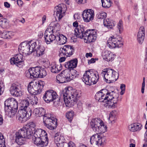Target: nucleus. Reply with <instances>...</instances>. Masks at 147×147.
<instances>
[{
    "label": "nucleus",
    "mask_w": 147,
    "mask_h": 147,
    "mask_svg": "<svg viewBox=\"0 0 147 147\" xmlns=\"http://www.w3.org/2000/svg\"><path fill=\"white\" fill-rule=\"evenodd\" d=\"M119 94L114 91H109L107 89H102L97 92L95 95L96 99L100 102L105 101V106L109 108H114L117 107V103L119 99Z\"/></svg>",
    "instance_id": "f257e3e1"
},
{
    "label": "nucleus",
    "mask_w": 147,
    "mask_h": 147,
    "mask_svg": "<svg viewBox=\"0 0 147 147\" xmlns=\"http://www.w3.org/2000/svg\"><path fill=\"white\" fill-rule=\"evenodd\" d=\"M35 124L33 122H30L16 132L15 135L16 142L19 145L24 144L25 138L29 139L31 138L33 131H35Z\"/></svg>",
    "instance_id": "f03ea898"
},
{
    "label": "nucleus",
    "mask_w": 147,
    "mask_h": 147,
    "mask_svg": "<svg viewBox=\"0 0 147 147\" xmlns=\"http://www.w3.org/2000/svg\"><path fill=\"white\" fill-rule=\"evenodd\" d=\"M81 95L80 91L73 89L70 87L65 88L61 93V96L63 98L66 106L68 107H71L72 103L76 102Z\"/></svg>",
    "instance_id": "7ed1b4c3"
},
{
    "label": "nucleus",
    "mask_w": 147,
    "mask_h": 147,
    "mask_svg": "<svg viewBox=\"0 0 147 147\" xmlns=\"http://www.w3.org/2000/svg\"><path fill=\"white\" fill-rule=\"evenodd\" d=\"M36 116H43L44 125L50 130L54 129L57 125V119L52 117L51 114H45V110L43 108L35 109L34 111Z\"/></svg>",
    "instance_id": "20e7f679"
},
{
    "label": "nucleus",
    "mask_w": 147,
    "mask_h": 147,
    "mask_svg": "<svg viewBox=\"0 0 147 147\" xmlns=\"http://www.w3.org/2000/svg\"><path fill=\"white\" fill-rule=\"evenodd\" d=\"M34 144L41 147L47 146L49 139L46 131L40 129H37L35 131L32 137Z\"/></svg>",
    "instance_id": "39448f33"
},
{
    "label": "nucleus",
    "mask_w": 147,
    "mask_h": 147,
    "mask_svg": "<svg viewBox=\"0 0 147 147\" xmlns=\"http://www.w3.org/2000/svg\"><path fill=\"white\" fill-rule=\"evenodd\" d=\"M82 79L86 84L90 86L96 83L99 79V76L97 72L90 70L85 71Z\"/></svg>",
    "instance_id": "423d86ee"
},
{
    "label": "nucleus",
    "mask_w": 147,
    "mask_h": 147,
    "mask_svg": "<svg viewBox=\"0 0 147 147\" xmlns=\"http://www.w3.org/2000/svg\"><path fill=\"white\" fill-rule=\"evenodd\" d=\"M26 76L30 78H42L47 75L45 69L38 67L31 68L26 72Z\"/></svg>",
    "instance_id": "0eeeda50"
},
{
    "label": "nucleus",
    "mask_w": 147,
    "mask_h": 147,
    "mask_svg": "<svg viewBox=\"0 0 147 147\" xmlns=\"http://www.w3.org/2000/svg\"><path fill=\"white\" fill-rule=\"evenodd\" d=\"M105 81L110 83L116 81L119 77V74L114 70L109 68L104 69L101 73Z\"/></svg>",
    "instance_id": "6e6552de"
},
{
    "label": "nucleus",
    "mask_w": 147,
    "mask_h": 147,
    "mask_svg": "<svg viewBox=\"0 0 147 147\" xmlns=\"http://www.w3.org/2000/svg\"><path fill=\"white\" fill-rule=\"evenodd\" d=\"M92 129L96 132L98 133H104L106 131V126L100 118H97L92 119L90 122Z\"/></svg>",
    "instance_id": "1a4fd4ad"
},
{
    "label": "nucleus",
    "mask_w": 147,
    "mask_h": 147,
    "mask_svg": "<svg viewBox=\"0 0 147 147\" xmlns=\"http://www.w3.org/2000/svg\"><path fill=\"white\" fill-rule=\"evenodd\" d=\"M44 85L43 82L37 81L33 83L32 85L29 84L28 86V90L29 92L31 95H37L41 92Z\"/></svg>",
    "instance_id": "9d476101"
},
{
    "label": "nucleus",
    "mask_w": 147,
    "mask_h": 147,
    "mask_svg": "<svg viewBox=\"0 0 147 147\" xmlns=\"http://www.w3.org/2000/svg\"><path fill=\"white\" fill-rule=\"evenodd\" d=\"M20 109L16 114V119L21 122L26 121L31 115L32 110L30 108H24L20 105Z\"/></svg>",
    "instance_id": "9b49d317"
},
{
    "label": "nucleus",
    "mask_w": 147,
    "mask_h": 147,
    "mask_svg": "<svg viewBox=\"0 0 147 147\" xmlns=\"http://www.w3.org/2000/svg\"><path fill=\"white\" fill-rule=\"evenodd\" d=\"M35 95H29L27 96L25 99L22 100L20 105L24 108H29L28 106L30 104L32 105H36L38 102V98Z\"/></svg>",
    "instance_id": "f8f14e48"
},
{
    "label": "nucleus",
    "mask_w": 147,
    "mask_h": 147,
    "mask_svg": "<svg viewBox=\"0 0 147 147\" xmlns=\"http://www.w3.org/2000/svg\"><path fill=\"white\" fill-rule=\"evenodd\" d=\"M123 45V42L121 37L119 39L114 36L111 37L107 41V46L111 49L115 47H120Z\"/></svg>",
    "instance_id": "ddd939ff"
},
{
    "label": "nucleus",
    "mask_w": 147,
    "mask_h": 147,
    "mask_svg": "<svg viewBox=\"0 0 147 147\" xmlns=\"http://www.w3.org/2000/svg\"><path fill=\"white\" fill-rule=\"evenodd\" d=\"M44 100L47 103L53 102L56 99L59 100V97L55 91L49 90L46 91L43 97Z\"/></svg>",
    "instance_id": "4468645a"
},
{
    "label": "nucleus",
    "mask_w": 147,
    "mask_h": 147,
    "mask_svg": "<svg viewBox=\"0 0 147 147\" xmlns=\"http://www.w3.org/2000/svg\"><path fill=\"white\" fill-rule=\"evenodd\" d=\"M74 51L73 46L68 45H65L60 48L59 55L60 57L66 56V57H69L73 54Z\"/></svg>",
    "instance_id": "2eb2a0df"
},
{
    "label": "nucleus",
    "mask_w": 147,
    "mask_h": 147,
    "mask_svg": "<svg viewBox=\"0 0 147 147\" xmlns=\"http://www.w3.org/2000/svg\"><path fill=\"white\" fill-rule=\"evenodd\" d=\"M90 142L91 144L96 145L99 146H103L106 143V139L102 138L98 134H96L91 137Z\"/></svg>",
    "instance_id": "dca6fc26"
},
{
    "label": "nucleus",
    "mask_w": 147,
    "mask_h": 147,
    "mask_svg": "<svg viewBox=\"0 0 147 147\" xmlns=\"http://www.w3.org/2000/svg\"><path fill=\"white\" fill-rule=\"evenodd\" d=\"M21 90L20 84L18 82H16L11 85L10 92L12 95L19 97L22 96L23 94V92Z\"/></svg>",
    "instance_id": "f3484780"
},
{
    "label": "nucleus",
    "mask_w": 147,
    "mask_h": 147,
    "mask_svg": "<svg viewBox=\"0 0 147 147\" xmlns=\"http://www.w3.org/2000/svg\"><path fill=\"white\" fill-rule=\"evenodd\" d=\"M84 35V39L86 40V43L93 42L96 39V33L94 30H87L86 31V34Z\"/></svg>",
    "instance_id": "a211bd4d"
},
{
    "label": "nucleus",
    "mask_w": 147,
    "mask_h": 147,
    "mask_svg": "<svg viewBox=\"0 0 147 147\" xmlns=\"http://www.w3.org/2000/svg\"><path fill=\"white\" fill-rule=\"evenodd\" d=\"M82 15L84 21L88 22L94 19V11L91 9H85L82 12Z\"/></svg>",
    "instance_id": "6ab92c4d"
},
{
    "label": "nucleus",
    "mask_w": 147,
    "mask_h": 147,
    "mask_svg": "<svg viewBox=\"0 0 147 147\" xmlns=\"http://www.w3.org/2000/svg\"><path fill=\"white\" fill-rule=\"evenodd\" d=\"M69 76L68 72L66 71H62L56 76L57 82L59 83H63L69 82Z\"/></svg>",
    "instance_id": "aec40b11"
},
{
    "label": "nucleus",
    "mask_w": 147,
    "mask_h": 147,
    "mask_svg": "<svg viewBox=\"0 0 147 147\" xmlns=\"http://www.w3.org/2000/svg\"><path fill=\"white\" fill-rule=\"evenodd\" d=\"M4 108L17 109L18 108V103L16 100L13 98H9L4 102Z\"/></svg>",
    "instance_id": "412c9836"
},
{
    "label": "nucleus",
    "mask_w": 147,
    "mask_h": 147,
    "mask_svg": "<svg viewBox=\"0 0 147 147\" xmlns=\"http://www.w3.org/2000/svg\"><path fill=\"white\" fill-rule=\"evenodd\" d=\"M30 45L26 42L21 43L19 46L18 50L25 55L30 54Z\"/></svg>",
    "instance_id": "4be33fe9"
},
{
    "label": "nucleus",
    "mask_w": 147,
    "mask_h": 147,
    "mask_svg": "<svg viewBox=\"0 0 147 147\" xmlns=\"http://www.w3.org/2000/svg\"><path fill=\"white\" fill-rule=\"evenodd\" d=\"M55 10L54 12V15H55L56 19H58L60 20L63 16L65 11L62 10L63 8L61 4L55 7Z\"/></svg>",
    "instance_id": "5701e85b"
},
{
    "label": "nucleus",
    "mask_w": 147,
    "mask_h": 147,
    "mask_svg": "<svg viewBox=\"0 0 147 147\" xmlns=\"http://www.w3.org/2000/svg\"><path fill=\"white\" fill-rule=\"evenodd\" d=\"M23 55L20 54L16 55L14 57L10 59V62L11 64H15L19 67L23 62Z\"/></svg>",
    "instance_id": "b1692460"
},
{
    "label": "nucleus",
    "mask_w": 147,
    "mask_h": 147,
    "mask_svg": "<svg viewBox=\"0 0 147 147\" xmlns=\"http://www.w3.org/2000/svg\"><path fill=\"white\" fill-rule=\"evenodd\" d=\"M102 55L103 59L108 61L113 60L116 56L110 51L107 50H105L102 52Z\"/></svg>",
    "instance_id": "393cba45"
},
{
    "label": "nucleus",
    "mask_w": 147,
    "mask_h": 147,
    "mask_svg": "<svg viewBox=\"0 0 147 147\" xmlns=\"http://www.w3.org/2000/svg\"><path fill=\"white\" fill-rule=\"evenodd\" d=\"M145 32L144 27L143 26L140 27L138 32L137 38L138 42L142 44L144 39Z\"/></svg>",
    "instance_id": "a878e982"
},
{
    "label": "nucleus",
    "mask_w": 147,
    "mask_h": 147,
    "mask_svg": "<svg viewBox=\"0 0 147 147\" xmlns=\"http://www.w3.org/2000/svg\"><path fill=\"white\" fill-rule=\"evenodd\" d=\"M65 139L63 136H59L56 134L54 137V142L58 147H63Z\"/></svg>",
    "instance_id": "bb28decb"
},
{
    "label": "nucleus",
    "mask_w": 147,
    "mask_h": 147,
    "mask_svg": "<svg viewBox=\"0 0 147 147\" xmlns=\"http://www.w3.org/2000/svg\"><path fill=\"white\" fill-rule=\"evenodd\" d=\"M74 31L75 34L77 37L84 39L86 31L84 32V30L83 27H78L75 29Z\"/></svg>",
    "instance_id": "cd10ccee"
},
{
    "label": "nucleus",
    "mask_w": 147,
    "mask_h": 147,
    "mask_svg": "<svg viewBox=\"0 0 147 147\" xmlns=\"http://www.w3.org/2000/svg\"><path fill=\"white\" fill-rule=\"evenodd\" d=\"M142 126V125L138 123H135L130 125L128 126L129 130L132 132H136L140 130Z\"/></svg>",
    "instance_id": "c85d7f7f"
},
{
    "label": "nucleus",
    "mask_w": 147,
    "mask_h": 147,
    "mask_svg": "<svg viewBox=\"0 0 147 147\" xmlns=\"http://www.w3.org/2000/svg\"><path fill=\"white\" fill-rule=\"evenodd\" d=\"M77 63L78 60L77 59H74L65 63L64 66L67 69H73L76 67Z\"/></svg>",
    "instance_id": "c756f323"
},
{
    "label": "nucleus",
    "mask_w": 147,
    "mask_h": 147,
    "mask_svg": "<svg viewBox=\"0 0 147 147\" xmlns=\"http://www.w3.org/2000/svg\"><path fill=\"white\" fill-rule=\"evenodd\" d=\"M103 24L104 26L108 28L112 29L114 26L115 23L113 21L107 19L104 20Z\"/></svg>",
    "instance_id": "7c9ffc66"
},
{
    "label": "nucleus",
    "mask_w": 147,
    "mask_h": 147,
    "mask_svg": "<svg viewBox=\"0 0 147 147\" xmlns=\"http://www.w3.org/2000/svg\"><path fill=\"white\" fill-rule=\"evenodd\" d=\"M45 48L43 46L38 45L35 51L36 52V56L40 57L42 55L45 54Z\"/></svg>",
    "instance_id": "2f4dec72"
},
{
    "label": "nucleus",
    "mask_w": 147,
    "mask_h": 147,
    "mask_svg": "<svg viewBox=\"0 0 147 147\" xmlns=\"http://www.w3.org/2000/svg\"><path fill=\"white\" fill-rule=\"evenodd\" d=\"M61 69V66L60 63H54L51 67V71L53 73H57L59 72Z\"/></svg>",
    "instance_id": "473e14b6"
},
{
    "label": "nucleus",
    "mask_w": 147,
    "mask_h": 147,
    "mask_svg": "<svg viewBox=\"0 0 147 147\" xmlns=\"http://www.w3.org/2000/svg\"><path fill=\"white\" fill-rule=\"evenodd\" d=\"M17 109H13L12 108L6 109L5 108V114L10 117H13L16 114L17 111Z\"/></svg>",
    "instance_id": "72a5a7b5"
},
{
    "label": "nucleus",
    "mask_w": 147,
    "mask_h": 147,
    "mask_svg": "<svg viewBox=\"0 0 147 147\" xmlns=\"http://www.w3.org/2000/svg\"><path fill=\"white\" fill-rule=\"evenodd\" d=\"M45 40L47 44H49L55 40V35L53 34H45Z\"/></svg>",
    "instance_id": "f704fd0d"
},
{
    "label": "nucleus",
    "mask_w": 147,
    "mask_h": 147,
    "mask_svg": "<svg viewBox=\"0 0 147 147\" xmlns=\"http://www.w3.org/2000/svg\"><path fill=\"white\" fill-rule=\"evenodd\" d=\"M117 114V112L115 111H112L110 113L109 119L111 124H113L115 122Z\"/></svg>",
    "instance_id": "c9c22d12"
},
{
    "label": "nucleus",
    "mask_w": 147,
    "mask_h": 147,
    "mask_svg": "<svg viewBox=\"0 0 147 147\" xmlns=\"http://www.w3.org/2000/svg\"><path fill=\"white\" fill-rule=\"evenodd\" d=\"M30 45V52L31 53L32 52L35 51L36 47L38 45H37L36 42H30L28 43Z\"/></svg>",
    "instance_id": "e433bc0d"
},
{
    "label": "nucleus",
    "mask_w": 147,
    "mask_h": 147,
    "mask_svg": "<svg viewBox=\"0 0 147 147\" xmlns=\"http://www.w3.org/2000/svg\"><path fill=\"white\" fill-rule=\"evenodd\" d=\"M102 6L105 8H108L111 5L110 0H101Z\"/></svg>",
    "instance_id": "4c0bfd02"
},
{
    "label": "nucleus",
    "mask_w": 147,
    "mask_h": 147,
    "mask_svg": "<svg viewBox=\"0 0 147 147\" xmlns=\"http://www.w3.org/2000/svg\"><path fill=\"white\" fill-rule=\"evenodd\" d=\"M55 31V28L53 26H49L48 27L45 31V34H53Z\"/></svg>",
    "instance_id": "58836bf2"
},
{
    "label": "nucleus",
    "mask_w": 147,
    "mask_h": 147,
    "mask_svg": "<svg viewBox=\"0 0 147 147\" xmlns=\"http://www.w3.org/2000/svg\"><path fill=\"white\" fill-rule=\"evenodd\" d=\"M74 115V112L73 111H69L67 112L66 115V116L68 120L71 122L73 119Z\"/></svg>",
    "instance_id": "ea45409f"
},
{
    "label": "nucleus",
    "mask_w": 147,
    "mask_h": 147,
    "mask_svg": "<svg viewBox=\"0 0 147 147\" xmlns=\"http://www.w3.org/2000/svg\"><path fill=\"white\" fill-rule=\"evenodd\" d=\"M77 71L74 70H72L71 72V75H70V73H69V76H68V79H69V82L71 80L74 79L76 78L77 76V74H75Z\"/></svg>",
    "instance_id": "a19ab883"
},
{
    "label": "nucleus",
    "mask_w": 147,
    "mask_h": 147,
    "mask_svg": "<svg viewBox=\"0 0 147 147\" xmlns=\"http://www.w3.org/2000/svg\"><path fill=\"white\" fill-rule=\"evenodd\" d=\"M8 25V22L6 19H3L0 21V26L3 28H7Z\"/></svg>",
    "instance_id": "79ce46f5"
},
{
    "label": "nucleus",
    "mask_w": 147,
    "mask_h": 147,
    "mask_svg": "<svg viewBox=\"0 0 147 147\" xmlns=\"http://www.w3.org/2000/svg\"><path fill=\"white\" fill-rule=\"evenodd\" d=\"M96 16L98 19L104 20L107 17V14L106 13L103 12H99L96 15Z\"/></svg>",
    "instance_id": "37998d69"
},
{
    "label": "nucleus",
    "mask_w": 147,
    "mask_h": 147,
    "mask_svg": "<svg viewBox=\"0 0 147 147\" xmlns=\"http://www.w3.org/2000/svg\"><path fill=\"white\" fill-rule=\"evenodd\" d=\"M117 28L120 33H121L123 30V23L122 21L120 20L117 24Z\"/></svg>",
    "instance_id": "c03bdc74"
},
{
    "label": "nucleus",
    "mask_w": 147,
    "mask_h": 147,
    "mask_svg": "<svg viewBox=\"0 0 147 147\" xmlns=\"http://www.w3.org/2000/svg\"><path fill=\"white\" fill-rule=\"evenodd\" d=\"M67 41V38L63 34H60V39L59 45H63L65 44Z\"/></svg>",
    "instance_id": "a18cd8bd"
},
{
    "label": "nucleus",
    "mask_w": 147,
    "mask_h": 147,
    "mask_svg": "<svg viewBox=\"0 0 147 147\" xmlns=\"http://www.w3.org/2000/svg\"><path fill=\"white\" fill-rule=\"evenodd\" d=\"M11 34V32L6 30H4L3 31L2 37H3L4 38H9L10 37Z\"/></svg>",
    "instance_id": "49530a36"
},
{
    "label": "nucleus",
    "mask_w": 147,
    "mask_h": 147,
    "mask_svg": "<svg viewBox=\"0 0 147 147\" xmlns=\"http://www.w3.org/2000/svg\"><path fill=\"white\" fill-rule=\"evenodd\" d=\"M5 142V139L4 138L3 135L0 132V147H5L2 146L3 144H4Z\"/></svg>",
    "instance_id": "de8ad7c7"
},
{
    "label": "nucleus",
    "mask_w": 147,
    "mask_h": 147,
    "mask_svg": "<svg viewBox=\"0 0 147 147\" xmlns=\"http://www.w3.org/2000/svg\"><path fill=\"white\" fill-rule=\"evenodd\" d=\"M60 99L59 98V100L56 99L55 100H53V105L55 107H58L60 105Z\"/></svg>",
    "instance_id": "09e8293b"
},
{
    "label": "nucleus",
    "mask_w": 147,
    "mask_h": 147,
    "mask_svg": "<svg viewBox=\"0 0 147 147\" xmlns=\"http://www.w3.org/2000/svg\"><path fill=\"white\" fill-rule=\"evenodd\" d=\"M55 40L57 42V43L59 45V42L60 39V34H59L57 36H55Z\"/></svg>",
    "instance_id": "8fccbe9b"
},
{
    "label": "nucleus",
    "mask_w": 147,
    "mask_h": 147,
    "mask_svg": "<svg viewBox=\"0 0 147 147\" xmlns=\"http://www.w3.org/2000/svg\"><path fill=\"white\" fill-rule=\"evenodd\" d=\"M17 2L18 5L19 6L21 7L23 4V2L21 0H17Z\"/></svg>",
    "instance_id": "3c124183"
},
{
    "label": "nucleus",
    "mask_w": 147,
    "mask_h": 147,
    "mask_svg": "<svg viewBox=\"0 0 147 147\" xmlns=\"http://www.w3.org/2000/svg\"><path fill=\"white\" fill-rule=\"evenodd\" d=\"M95 59H94L93 58L91 59L88 60V64H90L94 63L95 62Z\"/></svg>",
    "instance_id": "603ef678"
},
{
    "label": "nucleus",
    "mask_w": 147,
    "mask_h": 147,
    "mask_svg": "<svg viewBox=\"0 0 147 147\" xmlns=\"http://www.w3.org/2000/svg\"><path fill=\"white\" fill-rule=\"evenodd\" d=\"M74 18L77 20H79L80 19V17L78 14H75L74 15Z\"/></svg>",
    "instance_id": "864d4df0"
},
{
    "label": "nucleus",
    "mask_w": 147,
    "mask_h": 147,
    "mask_svg": "<svg viewBox=\"0 0 147 147\" xmlns=\"http://www.w3.org/2000/svg\"><path fill=\"white\" fill-rule=\"evenodd\" d=\"M125 84H122L121 85L120 89L122 91H125Z\"/></svg>",
    "instance_id": "5fc2aeb1"
},
{
    "label": "nucleus",
    "mask_w": 147,
    "mask_h": 147,
    "mask_svg": "<svg viewBox=\"0 0 147 147\" xmlns=\"http://www.w3.org/2000/svg\"><path fill=\"white\" fill-rule=\"evenodd\" d=\"M4 5L5 7L7 8H9L10 6V4L7 2H5L4 3Z\"/></svg>",
    "instance_id": "6e6d98bb"
},
{
    "label": "nucleus",
    "mask_w": 147,
    "mask_h": 147,
    "mask_svg": "<svg viewBox=\"0 0 147 147\" xmlns=\"http://www.w3.org/2000/svg\"><path fill=\"white\" fill-rule=\"evenodd\" d=\"M73 26L74 27H76V28H78V27H81L78 26V23L77 22H75L73 23Z\"/></svg>",
    "instance_id": "4d7b16f0"
},
{
    "label": "nucleus",
    "mask_w": 147,
    "mask_h": 147,
    "mask_svg": "<svg viewBox=\"0 0 147 147\" xmlns=\"http://www.w3.org/2000/svg\"><path fill=\"white\" fill-rule=\"evenodd\" d=\"M65 60V58L64 57H61L59 59V61L60 62H62L64 61Z\"/></svg>",
    "instance_id": "13d9d810"
},
{
    "label": "nucleus",
    "mask_w": 147,
    "mask_h": 147,
    "mask_svg": "<svg viewBox=\"0 0 147 147\" xmlns=\"http://www.w3.org/2000/svg\"><path fill=\"white\" fill-rule=\"evenodd\" d=\"M144 141L146 142H147V130L146 131L144 136Z\"/></svg>",
    "instance_id": "bf43d9fd"
},
{
    "label": "nucleus",
    "mask_w": 147,
    "mask_h": 147,
    "mask_svg": "<svg viewBox=\"0 0 147 147\" xmlns=\"http://www.w3.org/2000/svg\"><path fill=\"white\" fill-rule=\"evenodd\" d=\"M3 122V120L2 116L0 115V125H1Z\"/></svg>",
    "instance_id": "052dcab7"
},
{
    "label": "nucleus",
    "mask_w": 147,
    "mask_h": 147,
    "mask_svg": "<svg viewBox=\"0 0 147 147\" xmlns=\"http://www.w3.org/2000/svg\"><path fill=\"white\" fill-rule=\"evenodd\" d=\"M86 56L87 57H91L92 56V54L91 53H87L86 54Z\"/></svg>",
    "instance_id": "680f3d73"
},
{
    "label": "nucleus",
    "mask_w": 147,
    "mask_h": 147,
    "mask_svg": "<svg viewBox=\"0 0 147 147\" xmlns=\"http://www.w3.org/2000/svg\"><path fill=\"white\" fill-rule=\"evenodd\" d=\"M83 0H76V2L79 4H81Z\"/></svg>",
    "instance_id": "e2e57ef3"
},
{
    "label": "nucleus",
    "mask_w": 147,
    "mask_h": 147,
    "mask_svg": "<svg viewBox=\"0 0 147 147\" xmlns=\"http://www.w3.org/2000/svg\"><path fill=\"white\" fill-rule=\"evenodd\" d=\"M46 16H43V17L42 18V19L43 23L46 20Z\"/></svg>",
    "instance_id": "0e129e2a"
},
{
    "label": "nucleus",
    "mask_w": 147,
    "mask_h": 147,
    "mask_svg": "<svg viewBox=\"0 0 147 147\" xmlns=\"http://www.w3.org/2000/svg\"><path fill=\"white\" fill-rule=\"evenodd\" d=\"M19 21L23 24L25 22V20L24 18H22L21 20H19Z\"/></svg>",
    "instance_id": "69168bd1"
},
{
    "label": "nucleus",
    "mask_w": 147,
    "mask_h": 147,
    "mask_svg": "<svg viewBox=\"0 0 147 147\" xmlns=\"http://www.w3.org/2000/svg\"><path fill=\"white\" fill-rule=\"evenodd\" d=\"M144 88L145 87H142L141 92L142 94H143L144 92Z\"/></svg>",
    "instance_id": "338daca9"
},
{
    "label": "nucleus",
    "mask_w": 147,
    "mask_h": 147,
    "mask_svg": "<svg viewBox=\"0 0 147 147\" xmlns=\"http://www.w3.org/2000/svg\"><path fill=\"white\" fill-rule=\"evenodd\" d=\"M135 144H130L129 147H135Z\"/></svg>",
    "instance_id": "774afa93"
}]
</instances>
